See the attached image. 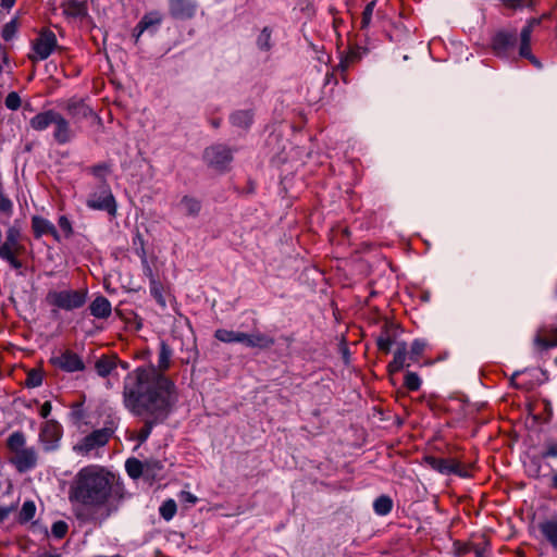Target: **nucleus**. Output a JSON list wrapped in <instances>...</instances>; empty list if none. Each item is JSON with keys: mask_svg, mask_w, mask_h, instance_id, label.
<instances>
[{"mask_svg": "<svg viewBox=\"0 0 557 557\" xmlns=\"http://www.w3.org/2000/svg\"><path fill=\"white\" fill-rule=\"evenodd\" d=\"M177 401L174 382L153 368H136L127 373L123 384V404L135 416H147L136 440L145 443L154 425L163 422Z\"/></svg>", "mask_w": 557, "mask_h": 557, "instance_id": "f257e3e1", "label": "nucleus"}, {"mask_svg": "<svg viewBox=\"0 0 557 557\" xmlns=\"http://www.w3.org/2000/svg\"><path fill=\"white\" fill-rule=\"evenodd\" d=\"M123 491L113 473L91 465L82 468L74 476L69 499L79 522L101 527L119 511Z\"/></svg>", "mask_w": 557, "mask_h": 557, "instance_id": "f03ea898", "label": "nucleus"}, {"mask_svg": "<svg viewBox=\"0 0 557 557\" xmlns=\"http://www.w3.org/2000/svg\"><path fill=\"white\" fill-rule=\"evenodd\" d=\"M72 123L54 109L41 111L29 120L30 128L36 132H44L52 125V138L58 145H66L76 137V131Z\"/></svg>", "mask_w": 557, "mask_h": 557, "instance_id": "7ed1b4c3", "label": "nucleus"}, {"mask_svg": "<svg viewBox=\"0 0 557 557\" xmlns=\"http://www.w3.org/2000/svg\"><path fill=\"white\" fill-rule=\"evenodd\" d=\"M87 300L86 289H51L46 295V302L59 310L73 311L82 308Z\"/></svg>", "mask_w": 557, "mask_h": 557, "instance_id": "20e7f679", "label": "nucleus"}, {"mask_svg": "<svg viewBox=\"0 0 557 557\" xmlns=\"http://www.w3.org/2000/svg\"><path fill=\"white\" fill-rule=\"evenodd\" d=\"M114 430L113 422H110V425L92 431L74 446V450L79 455L89 456L94 450L103 447L110 441Z\"/></svg>", "mask_w": 557, "mask_h": 557, "instance_id": "39448f33", "label": "nucleus"}, {"mask_svg": "<svg viewBox=\"0 0 557 557\" xmlns=\"http://www.w3.org/2000/svg\"><path fill=\"white\" fill-rule=\"evenodd\" d=\"M59 48L55 34L49 28H42L32 41V53L28 55L33 62L47 60Z\"/></svg>", "mask_w": 557, "mask_h": 557, "instance_id": "423d86ee", "label": "nucleus"}, {"mask_svg": "<svg viewBox=\"0 0 557 557\" xmlns=\"http://www.w3.org/2000/svg\"><path fill=\"white\" fill-rule=\"evenodd\" d=\"M86 206L92 210L106 211L111 216L116 214V201L107 182H102L88 195Z\"/></svg>", "mask_w": 557, "mask_h": 557, "instance_id": "0eeeda50", "label": "nucleus"}, {"mask_svg": "<svg viewBox=\"0 0 557 557\" xmlns=\"http://www.w3.org/2000/svg\"><path fill=\"white\" fill-rule=\"evenodd\" d=\"M542 23V17H531L527 21L525 25L521 28L519 37V55L528 59L537 69L542 67L541 62L532 54L531 51V37L536 27Z\"/></svg>", "mask_w": 557, "mask_h": 557, "instance_id": "6e6552de", "label": "nucleus"}, {"mask_svg": "<svg viewBox=\"0 0 557 557\" xmlns=\"http://www.w3.org/2000/svg\"><path fill=\"white\" fill-rule=\"evenodd\" d=\"M426 463L441 474H455L460 478L470 476V468L453 458H438L429 456L425 458Z\"/></svg>", "mask_w": 557, "mask_h": 557, "instance_id": "1a4fd4ad", "label": "nucleus"}, {"mask_svg": "<svg viewBox=\"0 0 557 557\" xmlns=\"http://www.w3.org/2000/svg\"><path fill=\"white\" fill-rule=\"evenodd\" d=\"M203 158L210 166L224 170L233 160V153L227 146L216 144L205 150Z\"/></svg>", "mask_w": 557, "mask_h": 557, "instance_id": "9d476101", "label": "nucleus"}, {"mask_svg": "<svg viewBox=\"0 0 557 557\" xmlns=\"http://www.w3.org/2000/svg\"><path fill=\"white\" fill-rule=\"evenodd\" d=\"M517 44V34L515 30H498L492 38V49L495 55L507 58L510 49Z\"/></svg>", "mask_w": 557, "mask_h": 557, "instance_id": "9b49d317", "label": "nucleus"}, {"mask_svg": "<svg viewBox=\"0 0 557 557\" xmlns=\"http://www.w3.org/2000/svg\"><path fill=\"white\" fill-rule=\"evenodd\" d=\"M51 362L54 367L65 372H78L85 369L83 359L72 350H64L57 357L51 358Z\"/></svg>", "mask_w": 557, "mask_h": 557, "instance_id": "f8f14e48", "label": "nucleus"}, {"mask_svg": "<svg viewBox=\"0 0 557 557\" xmlns=\"http://www.w3.org/2000/svg\"><path fill=\"white\" fill-rule=\"evenodd\" d=\"M201 208V201L191 195H183L172 205V209L176 214L190 219H196L200 214Z\"/></svg>", "mask_w": 557, "mask_h": 557, "instance_id": "ddd939ff", "label": "nucleus"}, {"mask_svg": "<svg viewBox=\"0 0 557 557\" xmlns=\"http://www.w3.org/2000/svg\"><path fill=\"white\" fill-rule=\"evenodd\" d=\"M64 110L71 117L73 124H77L82 120H86L94 114L92 109L85 102L84 99L73 97L64 104Z\"/></svg>", "mask_w": 557, "mask_h": 557, "instance_id": "4468645a", "label": "nucleus"}, {"mask_svg": "<svg viewBox=\"0 0 557 557\" xmlns=\"http://www.w3.org/2000/svg\"><path fill=\"white\" fill-rule=\"evenodd\" d=\"M62 436V426L55 420H47L41 428L39 437L46 450H52L58 446Z\"/></svg>", "mask_w": 557, "mask_h": 557, "instance_id": "2eb2a0df", "label": "nucleus"}, {"mask_svg": "<svg viewBox=\"0 0 557 557\" xmlns=\"http://www.w3.org/2000/svg\"><path fill=\"white\" fill-rule=\"evenodd\" d=\"M11 462L20 473L27 472L37 465V451L34 447L20 450L13 455Z\"/></svg>", "mask_w": 557, "mask_h": 557, "instance_id": "dca6fc26", "label": "nucleus"}, {"mask_svg": "<svg viewBox=\"0 0 557 557\" xmlns=\"http://www.w3.org/2000/svg\"><path fill=\"white\" fill-rule=\"evenodd\" d=\"M23 249L21 230L15 225L10 226L5 231L4 242L0 245V255L22 252Z\"/></svg>", "mask_w": 557, "mask_h": 557, "instance_id": "f3484780", "label": "nucleus"}, {"mask_svg": "<svg viewBox=\"0 0 557 557\" xmlns=\"http://www.w3.org/2000/svg\"><path fill=\"white\" fill-rule=\"evenodd\" d=\"M240 344L249 348L268 349L275 344V339L261 332H252L250 334L243 332Z\"/></svg>", "mask_w": 557, "mask_h": 557, "instance_id": "a211bd4d", "label": "nucleus"}, {"mask_svg": "<svg viewBox=\"0 0 557 557\" xmlns=\"http://www.w3.org/2000/svg\"><path fill=\"white\" fill-rule=\"evenodd\" d=\"M195 12L196 3L193 0H170V13L174 18L188 20Z\"/></svg>", "mask_w": 557, "mask_h": 557, "instance_id": "6ab92c4d", "label": "nucleus"}, {"mask_svg": "<svg viewBox=\"0 0 557 557\" xmlns=\"http://www.w3.org/2000/svg\"><path fill=\"white\" fill-rule=\"evenodd\" d=\"M161 22H162V14L160 12L151 11V12L146 13L135 27L136 40L146 30H148L150 33H156V30L160 26Z\"/></svg>", "mask_w": 557, "mask_h": 557, "instance_id": "aec40b11", "label": "nucleus"}, {"mask_svg": "<svg viewBox=\"0 0 557 557\" xmlns=\"http://www.w3.org/2000/svg\"><path fill=\"white\" fill-rule=\"evenodd\" d=\"M407 360H409L407 344L405 342H400L397 344V348L394 351L393 360L387 366L388 372L393 374L399 372L405 367H409L410 363H407Z\"/></svg>", "mask_w": 557, "mask_h": 557, "instance_id": "412c9836", "label": "nucleus"}, {"mask_svg": "<svg viewBox=\"0 0 557 557\" xmlns=\"http://www.w3.org/2000/svg\"><path fill=\"white\" fill-rule=\"evenodd\" d=\"M63 14L69 18H84L87 15L88 8L86 1L66 0L61 4Z\"/></svg>", "mask_w": 557, "mask_h": 557, "instance_id": "4be33fe9", "label": "nucleus"}, {"mask_svg": "<svg viewBox=\"0 0 557 557\" xmlns=\"http://www.w3.org/2000/svg\"><path fill=\"white\" fill-rule=\"evenodd\" d=\"M89 312L96 319H108L112 313L111 302L104 296H97L89 305Z\"/></svg>", "mask_w": 557, "mask_h": 557, "instance_id": "5701e85b", "label": "nucleus"}, {"mask_svg": "<svg viewBox=\"0 0 557 557\" xmlns=\"http://www.w3.org/2000/svg\"><path fill=\"white\" fill-rule=\"evenodd\" d=\"M539 530L552 547L557 550V515L540 522Z\"/></svg>", "mask_w": 557, "mask_h": 557, "instance_id": "b1692460", "label": "nucleus"}, {"mask_svg": "<svg viewBox=\"0 0 557 557\" xmlns=\"http://www.w3.org/2000/svg\"><path fill=\"white\" fill-rule=\"evenodd\" d=\"M32 228L36 238L47 234L58 238V231L55 226L49 220L42 216L34 215L32 218Z\"/></svg>", "mask_w": 557, "mask_h": 557, "instance_id": "393cba45", "label": "nucleus"}, {"mask_svg": "<svg viewBox=\"0 0 557 557\" xmlns=\"http://www.w3.org/2000/svg\"><path fill=\"white\" fill-rule=\"evenodd\" d=\"M255 113L251 109L236 110L230 115V123L237 128L248 131L253 123Z\"/></svg>", "mask_w": 557, "mask_h": 557, "instance_id": "a878e982", "label": "nucleus"}, {"mask_svg": "<svg viewBox=\"0 0 557 557\" xmlns=\"http://www.w3.org/2000/svg\"><path fill=\"white\" fill-rule=\"evenodd\" d=\"M172 356V348L164 341H162L159 347L157 368L153 366H149L148 368H153L159 374L164 375L163 372L166 371L171 366Z\"/></svg>", "mask_w": 557, "mask_h": 557, "instance_id": "bb28decb", "label": "nucleus"}, {"mask_svg": "<svg viewBox=\"0 0 557 557\" xmlns=\"http://www.w3.org/2000/svg\"><path fill=\"white\" fill-rule=\"evenodd\" d=\"M537 458L541 460L557 459L556 436H548L544 440Z\"/></svg>", "mask_w": 557, "mask_h": 557, "instance_id": "cd10ccee", "label": "nucleus"}, {"mask_svg": "<svg viewBox=\"0 0 557 557\" xmlns=\"http://www.w3.org/2000/svg\"><path fill=\"white\" fill-rule=\"evenodd\" d=\"M243 332L231 331L226 329H218L214 333V337L226 344L242 343Z\"/></svg>", "mask_w": 557, "mask_h": 557, "instance_id": "c85d7f7f", "label": "nucleus"}, {"mask_svg": "<svg viewBox=\"0 0 557 557\" xmlns=\"http://www.w3.org/2000/svg\"><path fill=\"white\" fill-rule=\"evenodd\" d=\"M393 509V500L387 495H381L373 503V510L379 516H386Z\"/></svg>", "mask_w": 557, "mask_h": 557, "instance_id": "c756f323", "label": "nucleus"}, {"mask_svg": "<svg viewBox=\"0 0 557 557\" xmlns=\"http://www.w3.org/2000/svg\"><path fill=\"white\" fill-rule=\"evenodd\" d=\"M95 368L100 376L106 377L116 368V362L113 358L101 357L97 360Z\"/></svg>", "mask_w": 557, "mask_h": 557, "instance_id": "7c9ffc66", "label": "nucleus"}, {"mask_svg": "<svg viewBox=\"0 0 557 557\" xmlns=\"http://www.w3.org/2000/svg\"><path fill=\"white\" fill-rule=\"evenodd\" d=\"M25 443H26L25 435L20 431H16V432H13L12 434H10V436L7 440V446L13 454L25 449V447H24Z\"/></svg>", "mask_w": 557, "mask_h": 557, "instance_id": "2f4dec72", "label": "nucleus"}, {"mask_svg": "<svg viewBox=\"0 0 557 557\" xmlns=\"http://www.w3.org/2000/svg\"><path fill=\"white\" fill-rule=\"evenodd\" d=\"M145 465L136 458H129L125 462V470L132 479H138L144 473Z\"/></svg>", "mask_w": 557, "mask_h": 557, "instance_id": "473e14b6", "label": "nucleus"}, {"mask_svg": "<svg viewBox=\"0 0 557 557\" xmlns=\"http://www.w3.org/2000/svg\"><path fill=\"white\" fill-rule=\"evenodd\" d=\"M428 346V343L425 339L422 338H416L410 346L409 352V360L411 362H417L419 358L424 352L425 348Z\"/></svg>", "mask_w": 557, "mask_h": 557, "instance_id": "72a5a7b5", "label": "nucleus"}, {"mask_svg": "<svg viewBox=\"0 0 557 557\" xmlns=\"http://www.w3.org/2000/svg\"><path fill=\"white\" fill-rule=\"evenodd\" d=\"M271 36H272V30L270 27H264L258 38H257V46L260 50L262 51H269L272 47L271 45Z\"/></svg>", "mask_w": 557, "mask_h": 557, "instance_id": "f704fd0d", "label": "nucleus"}, {"mask_svg": "<svg viewBox=\"0 0 557 557\" xmlns=\"http://www.w3.org/2000/svg\"><path fill=\"white\" fill-rule=\"evenodd\" d=\"M149 289H150L151 296L157 300V302L159 305H161L162 307H165V299L163 296V287H162V284L158 281V278L151 280V282H149Z\"/></svg>", "mask_w": 557, "mask_h": 557, "instance_id": "c9c22d12", "label": "nucleus"}, {"mask_svg": "<svg viewBox=\"0 0 557 557\" xmlns=\"http://www.w3.org/2000/svg\"><path fill=\"white\" fill-rule=\"evenodd\" d=\"M36 513V505L33 500H27L22 505L20 510V521L28 522L30 521Z\"/></svg>", "mask_w": 557, "mask_h": 557, "instance_id": "e433bc0d", "label": "nucleus"}, {"mask_svg": "<svg viewBox=\"0 0 557 557\" xmlns=\"http://www.w3.org/2000/svg\"><path fill=\"white\" fill-rule=\"evenodd\" d=\"M159 511L164 520L170 521L176 513V503L173 499H168L161 505Z\"/></svg>", "mask_w": 557, "mask_h": 557, "instance_id": "4c0bfd02", "label": "nucleus"}, {"mask_svg": "<svg viewBox=\"0 0 557 557\" xmlns=\"http://www.w3.org/2000/svg\"><path fill=\"white\" fill-rule=\"evenodd\" d=\"M375 5H376V0H372L366 5V8L362 12V17H361V25H360L361 29H367L370 26Z\"/></svg>", "mask_w": 557, "mask_h": 557, "instance_id": "58836bf2", "label": "nucleus"}, {"mask_svg": "<svg viewBox=\"0 0 557 557\" xmlns=\"http://www.w3.org/2000/svg\"><path fill=\"white\" fill-rule=\"evenodd\" d=\"M90 173L96 177V178H99L101 180L102 182H107L106 181V176L110 173L111 171V168H110V164L106 163V162H102V163H98V164H95L92 165L90 169H89Z\"/></svg>", "mask_w": 557, "mask_h": 557, "instance_id": "ea45409f", "label": "nucleus"}, {"mask_svg": "<svg viewBox=\"0 0 557 557\" xmlns=\"http://www.w3.org/2000/svg\"><path fill=\"white\" fill-rule=\"evenodd\" d=\"M17 28H18L17 21L15 18L11 20L2 28V33H1L2 38L5 41L12 40L17 33Z\"/></svg>", "mask_w": 557, "mask_h": 557, "instance_id": "a19ab883", "label": "nucleus"}, {"mask_svg": "<svg viewBox=\"0 0 557 557\" xmlns=\"http://www.w3.org/2000/svg\"><path fill=\"white\" fill-rule=\"evenodd\" d=\"M421 379L414 372H407L405 375L404 385L407 389L416 392L421 387Z\"/></svg>", "mask_w": 557, "mask_h": 557, "instance_id": "79ce46f5", "label": "nucleus"}, {"mask_svg": "<svg viewBox=\"0 0 557 557\" xmlns=\"http://www.w3.org/2000/svg\"><path fill=\"white\" fill-rule=\"evenodd\" d=\"M508 9L520 10L523 8H533V0H499Z\"/></svg>", "mask_w": 557, "mask_h": 557, "instance_id": "37998d69", "label": "nucleus"}, {"mask_svg": "<svg viewBox=\"0 0 557 557\" xmlns=\"http://www.w3.org/2000/svg\"><path fill=\"white\" fill-rule=\"evenodd\" d=\"M67 531H69V525L63 520H58V521L53 522V524L51 527V534L53 537H55L58 540L63 539L66 535Z\"/></svg>", "mask_w": 557, "mask_h": 557, "instance_id": "c03bdc74", "label": "nucleus"}, {"mask_svg": "<svg viewBox=\"0 0 557 557\" xmlns=\"http://www.w3.org/2000/svg\"><path fill=\"white\" fill-rule=\"evenodd\" d=\"M392 344H393V339L387 332L380 335L376 339V345H377L379 350L384 354H388L391 351Z\"/></svg>", "mask_w": 557, "mask_h": 557, "instance_id": "a18cd8bd", "label": "nucleus"}, {"mask_svg": "<svg viewBox=\"0 0 557 557\" xmlns=\"http://www.w3.org/2000/svg\"><path fill=\"white\" fill-rule=\"evenodd\" d=\"M4 104L10 110H17L21 107V98L17 92H10L4 100Z\"/></svg>", "mask_w": 557, "mask_h": 557, "instance_id": "49530a36", "label": "nucleus"}, {"mask_svg": "<svg viewBox=\"0 0 557 557\" xmlns=\"http://www.w3.org/2000/svg\"><path fill=\"white\" fill-rule=\"evenodd\" d=\"M70 417L74 423L81 422L85 418L83 404H74L71 408Z\"/></svg>", "mask_w": 557, "mask_h": 557, "instance_id": "de8ad7c7", "label": "nucleus"}, {"mask_svg": "<svg viewBox=\"0 0 557 557\" xmlns=\"http://www.w3.org/2000/svg\"><path fill=\"white\" fill-rule=\"evenodd\" d=\"M13 209L12 201L4 195L2 185L0 186V212L11 214Z\"/></svg>", "mask_w": 557, "mask_h": 557, "instance_id": "09e8293b", "label": "nucleus"}, {"mask_svg": "<svg viewBox=\"0 0 557 557\" xmlns=\"http://www.w3.org/2000/svg\"><path fill=\"white\" fill-rule=\"evenodd\" d=\"M21 252H13V253H5V255H0V258L2 260H5L7 262H9V264L15 269V270H18L22 268V262L21 260H18L17 258V255H20Z\"/></svg>", "mask_w": 557, "mask_h": 557, "instance_id": "8fccbe9b", "label": "nucleus"}, {"mask_svg": "<svg viewBox=\"0 0 557 557\" xmlns=\"http://www.w3.org/2000/svg\"><path fill=\"white\" fill-rule=\"evenodd\" d=\"M58 224L66 237L72 235V233H73L72 223L65 215H61L59 218Z\"/></svg>", "mask_w": 557, "mask_h": 557, "instance_id": "3c124183", "label": "nucleus"}, {"mask_svg": "<svg viewBox=\"0 0 557 557\" xmlns=\"http://www.w3.org/2000/svg\"><path fill=\"white\" fill-rule=\"evenodd\" d=\"M41 383H42V376L40 373H38L36 371H32L30 373H28L27 379H26L27 386L37 387V386L41 385Z\"/></svg>", "mask_w": 557, "mask_h": 557, "instance_id": "603ef678", "label": "nucleus"}, {"mask_svg": "<svg viewBox=\"0 0 557 557\" xmlns=\"http://www.w3.org/2000/svg\"><path fill=\"white\" fill-rule=\"evenodd\" d=\"M528 474L530 478H533V479L541 478V465L536 458L532 459V462L528 468Z\"/></svg>", "mask_w": 557, "mask_h": 557, "instance_id": "864d4df0", "label": "nucleus"}, {"mask_svg": "<svg viewBox=\"0 0 557 557\" xmlns=\"http://www.w3.org/2000/svg\"><path fill=\"white\" fill-rule=\"evenodd\" d=\"M141 265L144 275L149 278V282H151V280H157V276L152 271V268L147 259V256L141 257Z\"/></svg>", "mask_w": 557, "mask_h": 557, "instance_id": "5fc2aeb1", "label": "nucleus"}, {"mask_svg": "<svg viewBox=\"0 0 557 557\" xmlns=\"http://www.w3.org/2000/svg\"><path fill=\"white\" fill-rule=\"evenodd\" d=\"M178 498L181 502L183 503H187L189 505H195L198 500V498L190 492H187V491H182L180 494H178Z\"/></svg>", "mask_w": 557, "mask_h": 557, "instance_id": "6e6d98bb", "label": "nucleus"}, {"mask_svg": "<svg viewBox=\"0 0 557 557\" xmlns=\"http://www.w3.org/2000/svg\"><path fill=\"white\" fill-rule=\"evenodd\" d=\"M9 63V58L5 49L0 44V74L3 73L5 65Z\"/></svg>", "mask_w": 557, "mask_h": 557, "instance_id": "4d7b16f0", "label": "nucleus"}, {"mask_svg": "<svg viewBox=\"0 0 557 557\" xmlns=\"http://www.w3.org/2000/svg\"><path fill=\"white\" fill-rule=\"evenodd\" d=\"M52 406L50 401H45L39 409V414L41 418L47 419L51 413Z\"/></svg>", "mask_w": 557, "mask_h": 557, "instance_id": "13d9d810", "label": "nucleus"}, {"mask_svg": "<svg viewBox=\"0 0 557 557\" xmlns=\"http://www.w3.org/2000/svg\"><path fill=\"white\" fill-rule=\"evenodd\" d=\"M13 509L14 507L0 506V522L4 521Z\"/></svg>", "mask_w": 557, "mask_h": 557, "instance_id": "bf43d9fd", "label": "nucleus"}, {"mask_svg": "<svg viewBox=\"0 0 557 557\" xmlns=\"http://www.w3.org/2000/svg\"><path fill=\"white\" fill-rule=\"evenodd\" d=\"M473 552L475 557H484V548L478 547V546H471L468 548H465L463 553H470Z\"/></svg>", "mask_w": 557, "mask_h": 557, "instance_id": "052dcab7", "label": "nucleus"}, {"mask_svg": "<svg viewBox=\"0 0 557 557\" xmlns=\"http://www.w3.org/2000/svg\"><path fill=\"white\" fill-rule=\"evenodd\" d=\"M549 486L550 488L557 491V469L552 470Z\"/></svg>", "mask_w": 557, "mask_h": 557, "instance_id": "680f3d73", "label": "nucleus"}, {"mask_svg": "<svg viewBox=\"0 0 557 557\" xmlns=\"http://www.w3.org/2000/svg\"><path fill=\"white\" fill-rule=\"evenodd\" d=\"M536 343H537L539 345H541L542 347H544V348H548V347H550V346H554L553 341H552V342H549V341H547V339H545V338H541V337H537V338H536Z\"/></svg>", "mask_w": 557, "mask_h": 557, "instance_id": "e2e57ef3", "label": "nucleus"}, {"mask_svg": "<svg viewBox=\"0 0 557 557\" xmlns=\"http://www.w3.org/2000/svg\"><path fill=\"white\" fill-rule=\"evenodd\" d=\"M15 1L16 0H1V7L3 9L10 10L14 5Z\"/></svg>", "mask_w": 557, "mask_h": 557, "instance_id": "0e129e2a", "label": "nucleus"}, {"mask_svg": "<svg viewBox=\"0 0 557 557\" xmlns=\"http://www.w3.org/2000/svg\"><path fill=\"white\" fill-rule=\"evenodd\" d=\"M41 557H62L61 554L45 553Z\"/></svg>", "mask_w": 557, "mask_h": 557, "instance_id": "69168bd1", "label": "nucleus"}, {"mask_svg": "<svg viewBox=\"0 0 557 557\" xmlns=\"http://www.w3.org/2000/svg\"><path fill=\"white\" fill-rule=\"evenodd\" d=\"M211 124L214 128H218L221 125V120H212Z\"/></svg>", "mask_w": 557, "mask_h": 557, "instance_id": "338daca9", "label": "nucleus"}, {"mask_svg": "<svg viewBox=\"0 0 557 557\" xmlns=\"http://www.w3.org/2000/svg\"><path fill=\"white\" fill-rule=\"evenodd\" d=\"M553 344L557 346V329L553 331Z\"/></svg>", "mask_w": 557, "mask_h": 557, "instance_id": "774afa93", "label": "nucleus"}]
</instances>
